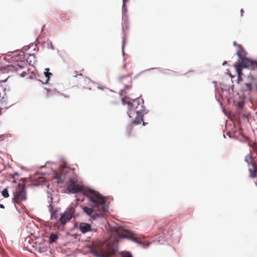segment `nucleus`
Returning <instances> with one entry per match:
<instances>
[{
	"instance_id": "7ed1b4c3",
	"label": "nucleus",
	"mask_w": 257,
	"mask_h": 257,
	"mask_svg": "<svg viewBox=\"0 0 257 257\" xmlns=\"http://www.w3.org/2000/svg\"><path fill=\"white\" fill-rule=\"evenodd\" d=\"M9 181L10 182V184L5 188L1 193H8L9 192L12 193H26V188L27 186H36L43 185L45 182V179L44 177H38L37 181L27 185L25 180L18 181L15 179L14 175H11L9 178Z\"/></svg>"
},
{
	"instance_id": "4be33fe9",
	"label": "nucleus",
	"mask_w": 257,
	"mask_h": 257,
	"mask_svg": "<svg viewBox=\"0 0 257 257\" xmlns=\"http://www.w3.org/2000/svg\"><path fill=\"white\" fill-rule=\"evenodd\" d=\"M4 198H8L9 196V194H2Z\"/></svg>"
},
{
	"instance_id": "1a4fd4ad",
	"label": "nucleus",
	"mask_w": 257,
	"mask_h": 257,
	"mask_svg": "<svg viewBox=\"0 0 257 257\" xmlns=\"http://www.w3.org/2000/svg\"><path fill=\"white\" fill-rule=\"evenodd\" d=\"M73 75L75 77H76L78 75L79 76L78 84L80 86H82L84 88H87L88 87L87 84H89L90 82L89 78L83 76L81 73L78 74L77 71H75Z\"/></svg>"
},
{
	"instance_id": "aec40b11",
	"label": "nucleus",
	"mask_w": 257,
	"mask_h": 257,
	"mask_svg": "<svg viewBox=\"0 0 257 257\" xmlns=\"http://www.w3.org/2000/svg\"><path fill=\"white\" fill-rule=\"evenodd\" d=\"M122 257H133L132 254L129 253H126L123 254Z\"/></svg>"
},
{
	"instance_id": "a211bd4d",
	"label": "nucleus",
	"mask_w": 257,
	"mask_h": 257,
	"mask_svg": "<svg viewBox=\"0 0 257 257\" xmlns=\"http://www.w3.org/2000/svg\"><path fill=\"white\" fill-rule=\"evenodd\" d=\"M45 70H46L47 72H45L44 74L46 77L47 78V81H48L50 78V76L52 75V74L51 73L48 72V71L49 70V68L45 69Z\"/></svg>"
},
{
	"instance_id": "dca6fc26",
	"label": "nucleus",
	"mask_w": 257,
	"mask_h": 257,
	"mask_svg": "<svg viewBox=\"0 0 257 257\" xmlns=\"http://www.w3.org/2000/svg\"><path fill=\"white\" fill-rule=\"evenodd\" d=\"M236 72L237 73V81L238 83H239L240 81H242V78L241 75H242V71L240 69V68L235 69Z\"/></svg>"
},
{
	"instance_id": "6ab92c4d",
	"label": "nucleus",
	"mask_w": 257,
	"mask_h": 257,
	"mask_svg": "<svg viewBox=\"0 0 257 257\" xmlns=\"http://www.w3.org/2000/svg\"><path fill=\"white\" fill-rule=\"evenodd\" d=\"M245 85L246 86V88L247 90L248 91H251V89H252V85H251V84L249 83H245Z\"/></svg>"
},
{
	"instance_id": "9d476101",
	"label": "nucleus",
	"mask_w": 257,
	"mask_h": 257,
	"mask_svg": "<svg viewBox=\"0 0 257 257\" xmlns=\"http://www.w3.org/2000/svg\"><path fill=\"white\" fill-rule=\"evenodd\" d=\"M79 229L83 233H85L91 230L90 225L86 223H81L79 225Z\"/></svg>"
},
{
	"instance_id": "423d86ee",
	"label": "nucleus",
	"mask_w": 257,
	"mask_h": 257,
	"mask_svg": "<svg viewBox=\"0 0 257 257\" xmlns=\"http://www.w3.org/2000/svg\"><path fill=\"white\" fill-rule=\"evenodd\" d=\"M67 188L69 192L73 193H98L95 190L89 188H85L82 186L79 185L73 179H70L68 183Z\"/></svg>"
},
{
	"instance_id": "9b49d317",
	"label": "nucleus",
	"mask_w": 257,
	"mask_h": 257,
	"mask_svg": "<svg viewBox=\"0 0 257 257\" xmlns=\"http://www.w3.org/2000/svg\"><path fill=\"white\" fill-rule=\"evenodd\" d=\"M26 199V194H14V200L16 203H19Z\"/></svg>"
},
{
	"instance_id": "bb28decb",
	"label": "nucleus",
	"mask_w": 257,
	"mask_h": 257,
	"mask_svg": "<svg viewBox=\"0 0 257 257\" xmlns=\"http://www.w3.org/2000/svg\"><path fill=\"white\" fill-rule=\"evenodd\" d=\"M240 11H241V15H242V13L244 12V11H243V9H241Z\"/></svg>"
},
{
	"instance_id": "f8f14e48",
	"label": "nucleus",
	"mask_w": 257,
	"mask_h": 257,
	"mask_svg": "<svg viewBox=\"0 0 257 257\" xmlns=\"http://www.w3.org/2000/svg\"><path fill=\"white\" fill-rule=\"evenodd\" d=\"M51 219L52 220H56V222L58 220V214L57 210H54L52 208L50 209Z\"/></svg>"
},
{
	"instance_id": "f03ea898",
	"label": "nucleus",
	"mask_w": 257,
	"mask_h": 257,
	"mask_svg": "<svg viewBox=\"0 0 257 257\" xmlns=\"http://www.w3.org/2000/svg\"><path fill=\"white\" fill-rule=\"evenodd\" d=\"M112 234L115 236L113 244H111L110 241H109L107 244L106 250L103 252H100L96 250H92V253L94 255L97 257H109L110 255L115 253L117 250L115 243H117L119 239L121 238H128L137 243H141L137 240L135 234L131 231L124 229L121 227H113L112 228Z\"/></svg>"
},
{
	"instance_id": "393cba45",
	"label": "nucleus",
	"mask_w": 257,
	"mask_h": 257,
	"mask_svg": "<svg viewBox=\"0 0 257 257\" xmlns=\"http://www.w3.org/2000/svg\"><path fill=\"white\" fill-rule=\"evenodd\" d=\"M0 207H1V208H3V209H4V208H5V206H4V205H3V204H0Z\"/></svg>"
},
{
	"instance_id": "4468645a",
	"label": "nucleus",
	"mask_w": 257,
	"mask_h": 257,
	"mask_svg": "<svg viewBox=\"0 0 257 257\" xmlns=\"http://www.w3.org/2000/svg\"><path fill=\"white\" fill-rule=\"evenodd\" d=\"M142 121L143 118L142 117V114H137L136 119L133 121V123L136 124H139L142 122Z\"/></svg>"
},
{
	"instance_id": "6e6552de",
	"label": "nucleus",
	"mask_w": 257,
	"mask_h": 257,
	"mask_svg": "<svg viewBox=\"0 0 257 257\" xmlns=\"http://www.w3.org/2000/svg\"><path fill=\"white\" fill-rule=\"evenodd\" d=\"M118 81L125 88V89L121 90V95H122V93L125 92V89H127L132 86V79L131 75L130 73H127L124 76H120L118 77Z\"/></svg>"
},
{
	"instance_id": "5701e85b",
	"label": "nucleus",
	"mask_w": 257,
	"mask_h": 257,
	"mask_svg": "<svg viewBox=\"0 0 257 257\" xmlns=\"http://www.w3.org/2000/svg\"><path fill=\"white\" fill-rule=\"evenodd\" d=\"M125 42V38L124 37L123 39V42H122V49H123Z\"/></svg>"
},
{
	"instance_id": "f257e3e1",
	"label": "nucleus",
	"mask_w": 257,
	"mask_h": 257,
	"mask_svg": "<svg viewBox=\"0 0 257 257\" xmlns=\"http://www.w3.org/2000/svg\"><path fill=\"white\" fill-rule=\"evenodd\" d=\"M89 200L91 207H84V212L93 219L97 217H104L107 212L105 198L101 194H85Z\"/></svg>"
},
{
	"instance_id": "a878e982",
	"label": "nucleus",
	"mask_w": 257,
	"mask_h": 257,
	"mask_svg": "<svg viewBox=\"0 0 257 257\" xmlns=\"http://www.w3.org/2000/svg\"><path fill=\"white\" fill-rule=\"evenodd\" d=\"M91 231H93L96 232V231H97V229H92L91 228Z\"/></svg>"
},
{
	"instance_id": "39448f33",
	"label": "nucleus",
	"mask_w": 257,
	"mask_h": 257,
	"mask_svg": "<svg viewBox=\"0 0 257 257\" xmlns=\"http://www.w3.org/2000/svg\"><path fill=\"white\" fill-rule=\"evenodd\" d=\"M75 209L73 206H69L61 215L60 218L57 222H54V226L58 229L60 228V224L65 225L69 222L74 215Z\"/></svg>"
},
{
	"instance_id": "b1692460",
	"label": "nucleus",
	"mask_w": 257,
	"mask_h": 257,
	"mask_svg": "<svg viewBox=\"0 0 257 257\" xmlns=\"http://www.w3.org/2000/svg\"><path fill=\"white\" fill-rule=\"evenodd\" d=\"M128 2V0H123V8L125 7V3Z\"/></svg>"
},
{
	"instance_id": "20e7f679",
	"label": "nucleus",
	"mask_w": 257,
	"mask_h": 257,
	"mask_svg": "<svg viewBox=\"0 0 257 257\" xmlns=\"http://www.w3.org/2000/svg\"><path fill=\"white\" fill-rule=\"evenodd\" d=\"M128 98H124L122 99L123 102L128 104V115L132 117V115L136 113L137 114H142L145 111V106L144 105V101L143 99L137 98L133 99L131 101H126Z\"/></svg>"
},
{
	"instance_id": "2eb2a0df",
	"label": "nucleus",
	"mask_w": 257,
	"mask_h": 257,
	"mask_svg": "<svg viewBox=\"0 0 257 257\" xmlns=\"http://www.w3.org/2000/svg\"><path fill=\"white\" fill-rule=\"evenodd\" d=\"M35 59V56L34 54H29V56L26 57V60L30 64H31L32 63H34Z\"/></svg>"
},
{
	"instance_id": "0eeeda50",
	"label": "nucleus",
	"mask_w": 257,
	"mask_h": 257,
	"mask_svg": "<svg viewBox=\"0 0 257 257\" xmlns=\"http://www.w3.org/2000/svg\"><path fill=\"white\" fill-rule=\"evenodd\" d=\"M239 47L241 48V49L237 52V55L239 58L238 62L237 63L234 64V67L235 68V69L240 68V69L242 71V68H248L250 66L253 65V61L250 60L247 58L244 57L243 56L244 51L241 46H239Z\"/></svg>"
},
{
	"instance_id": "f3484780",
	"label": "nucleus",
	"mask_w": 257,
	"mask_h": 257,
	"mask_svg": "<svg viewBox=\"0 0 257 257\" xmlns=\"http://www.w3.org/2000/svg\"><path fill=\"white\" fill-rule=\"evenodd\" d=\"M55 175L57 182L58 183H62L63 182V178H62V176H59L57 173H56Z\"/></svg>"
},
{
	"instance_id": "412c9836",
	"label": "nucleus",
	"mask_w": 257,
	"mask_h": 257,
	"mask_svg": "<svg viewBox=\"0 0 257 257\" xmlns=\"http://www.w3.org/2000/svg\"><path fill=\"white\" fill-rule=\"evenodd\" d=\"M15 67L16 68V70H18V67L20 68H23V67L21 65H19V64H16L15 66Z\"/></svg>"
},
{
	"instance_id": "ddd939ff",
	"label": "nucleus",
	"mask_w": 257,
	"mask_h": 257,
	"mask_svg": "<svg viewBox=\"0 0 257 257\" xmlns=\"http://www.w3.org/2000/svg\"><path fill=\"white\" fill-rule=\"evenodd\" d=\"M58 239V236L57 234L52 233L50 235L49 241L51 243L55 242Z\"/></svg>"
},
{
	"instance_id": "cd10ccee",
	"label": "nucleus",
	"mask_w": 257,
	"mask_h": 257,
	"mask_svg": "<svg viewBox=\"0 0 257 257\" xmlns=\"http://www.w3.org/2000/svg\"><path fill=\"white\" fill-rule=\"evenodd\" d=\"M233 44L234 45H236V43L235 42H234Z\"/></svg>"
}]
</instances>
